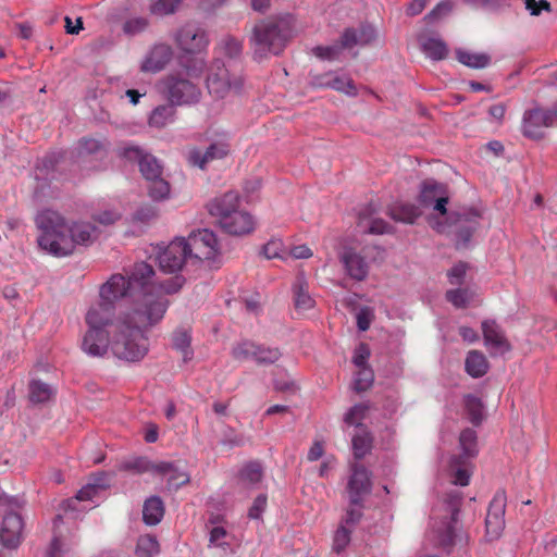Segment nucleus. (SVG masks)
Returning a JSON list of instances; mask_svg holds the SVG:
<instances>
[{
    "label": "nucleus",
    "instance_id": "4",
    "mask_svg": "<svg viewBox=\"0 0 557 557\" xmlns=\"http://www.w3.org/2000/svg\"><path fill=\"white\" fill-rule=\"evenodd\" d=\"M292 38V24L286 17H268L258 21L249 36V45L256 60L278 55Z\"/></svg>",
    "mask_w": 557,
    "mask_h": 557
},
{
    "label": "nucleus",
    "instance_id": "12",
    "mask_svg": "<svg viewBox=\"0 0 557 557\" xmlns=\"http://www.w3.org/2000/svg\"><path fill=\"white\" fill-rule=\"evenodd\" d=\"M188 252L185 245V238H175L158 256L160 269L163 272L175 273L180 271L186 262Z\"/></svg>",
    "mask_w": 557,
    "mask_h": 557
},
{
    "label": "nucleus",
    "instance_id": "46",
    "mask_svg": "<svg viewBox=\"0 0 557 557\" xmlns=\"http://www.w3.org/2000/svg\"><path fill=\"white\" fill-rule=\"evenodd\" d=\"M371 448V437L370 434L363 432L361 434H356L352 437V449L354 455L357 459L363 458Z\"/></svg>",
    "mask_w": 557,
    "mask_h": 557
},
{
    "label": "nucleus",
    "instance_id": "30",
    "mask_svg": "<svg viewBox=\"0 0 557 557\" xmlns=\"http://www.w3.org/2000/svg\"><path fill=\"white\" fill-rule=\"evenodd\" d=\"M321 87L332 88L336 91L344 92L349 96L357 94L354 82L348 76H333L326 74L323 76V82L319 83Z\"/></svg>",
    "mask_w": 557,
    "mask_h": 557
},
{
    "label": "nucleus",
    "instance_id": "5",
    "mask_svg": "<svg viewBox=\"0 0 557 557\" xmlns=\"http://www.w3.org/2000/svg\"><path fill=\"white\" fill-rule=\"evenodd\" d=\"M208 212L215 218L219 226L231 235H246L255 230L256 221L246 210L239 209L237 193L227 191L207 205Z\"/></svg>",
    "mask_w": 557,
    "mask_h": 557
},
{
    "label": "nucleus",
    "instance_id": "22",
    "mask_svg": "<svg viewBox=\"0 0 557 557\" xmlns=\"http://www.w3.org/2000/svg\"><path fill=\"white\" fill-rule=\"evenodd\" d=\"M228 152L230 145L225 141H218L210 145L205 152L198 149L191 150L189 152V161L203 170L209 162L222 159Z\"/></svg>",
    "mask_w": 557,
    "mask_h": 557
},
{
    "label": "nucleus",
    "instance_id": "49",
    "mask_svg": "<svg viewBox=\"0 0 557 557\" xmlns=\"http://www.w3.org/2000/svg\"><path fill=\"white\" fill-rule=\"evenodd\" d=\"M453 9L454 3L451 0H442L424 16V20L429 24L434 23L449 14Z\"/></svg>",
    "mask_w": 557,
    "mask_h": 557
},
{
    "label": "nucleus",
    "instance_id": "9",
    "mask_svg": "<svg viewBox=\"0 0 557 557\" xmlns=\"http://www.w3.org/2000/svg\"><path fill=\"white\" fill-rule=\"evenodd\" d=\"M371 472L362 465H351V474L347 482V493L351 505L361 506L364 497L371 493Z\"/></svg>",
    "mask_w": 557,
    "mask_h": 557
},
{
    "label": "nucleus",
    "instance_id": "58",
    "mask_svg": "<svg viewBox=\"0 0 557 557\" xmlns=\"http://www.w3.org/2000/svg\"><path fill=\"white\" fill-rule=\"evenodd\" d=\"M224 44V51L225 53L231 57H237L243 49L242 41L234 37H227L223 40Z\"/></svg>",
    "mask_w": 557,
    "mask_h": 557
},
{
    "label": "nucleus",
    "instance_id": "37",
    "mask_svg": "<svg viewBox=\"0 0 557 557\" xmlns=\"http://www.w3.org/2000/svg\"><path fill=\"white\" fill-rule=\"evenodd\" d=\"M190 341V335L185 330H177L173 333V347L182 354L184 361H187L193 357Z\"/></svg>",
    "mask_w": 557,
    "mask_h": 557
},
{
    "label": "nucleus",
    "instance_id": "24",
    "mask_svg": "<svg viewBox=\"0 0 557 557\" xmlns=\"http://www.w3.org/2000/svg\"><path fill=\"white\" fill-rule=\"evenodd\" d=\"M342 261L346 268L347 273L354 280L362 281L368 275V263L362 256L352 249H347L344 251Z\"/></svg>",
    "mask_w": 557,
    "mask_h": 557
},
{
    "label": "nucleus",
    "instance_id": "42",
    "mask_svg": "<svg viewBox=\"0 0 557 557\" xmlns=\"http://www.w3.org/2000/svg\"><path fill=\"white\" fill-rule=\"evenodd\" d=\"M147 188L153 200H164L170 195V184L162 176L149 181Z\"/></svg>",
    "mask_w": 557,
    "mask_h": 557
},
{
    "label": "nucleus",
    "instance_id": "45",
    "mask_svg": "<svg viewBox=\"0 0 557 557\" xmlns=\"http://www.w3.org/2000/svg\"><path fill=\"white\" fill-rule=\"evenodd\" d=\"M262 476H263V470H262L260 462H258V461L248 462L240 470L242 480H244L250 484H256V483L260 482Z\"/></svg>",
    "mask_w": 557,
    "mask_h": 557
},
{
    "label": "nucleus",
    "instance_id": "62",
    "mask_svg": "<svg viewBox=\"0 0 557 557\" xmlns=\"http://www.w3.org/2000/svg\"><path fill=\"white\" fill-rule=\"evenodd\" d=\"M370 357V349L366 344H360L354 356V363L357 368L367 367V360Z\"/></svg>",
    "mask_w": 557,
    "mask_h": 557
},
{
    "label": "nucleus",
    "instance_id": "15",
    "mask_svg": "<svg viewBox=\"0 0 557 557\" xmlns=\"http://www.w3.org/2000/svg\"><path fill=\"white\" fill-rule=\"evenodd\" d=\"M121 156L128 161H137L139 171L147 182L162 175V168L158 160L153 156L145 153L139 147H124L121 151Z\"/></svg>",
    "mask_w": 557,
    "mask_h": 557
},
{
    "label": "nucleus",
    "instance_id": "2",
    "mask_svg": "<svg viewBox=\"0 0 557 557\" xmlns=\"http://www.w3.org/2000/svg\"><path fill=\"white\" fill-rule=\"evenodd\" d=\"M153 268L146 263H136L128 277L122 274H112L110 278L100 286L99 297L106 304H110L115 308V304L122 298H128L131 306L124 313L134 315V310L138 302H141L146 295H153L156 298L166 299V295L177 293L185 280L183 276L175 275L163 282H154Z\"/></svg>",
    "mask_w": 557,
    "mask_h": 557
},
{
    "label": "nucleus",
    "instance_id": "10",
    "mask_svg": "<svg viewBox=\"0 0 557 557\" xmlns=\"http://www.w3.org/2000/svg\"><path fill=\"white\" fill-rule=\"evenodd\" d=\"M459 504V496H454L449 504V515L445 516L438 524L434 522L432 527L437 544L444 548H448L455 543Z\"/></svg>",
    "mask_w": 557,
    "mask_h": 557
},
{
    "label": "nucleus",
    "instance_id": "56",
    "mask_svg": "<svg viewBox=\"0 0 557 557\" xmlns=\"http://www.w3.org/2000/svg\"><path fill=\"white\" fill-rule=\"evenodd\" d=\"M267 503H268V498H267L265 494L258 495L255 498V500L252 503V506L248 510V517L250 519H259V518H261L262 512L267 508Z\"/></svg>",
    "mask_w": 557,
    "mask_h": 557
},
{
    "label": "nucleus",
    "instance_id": "48",
    "mask_svg": "<svg viewBox=\"0 0 557 557\" xmlns=\"http://www.w3.org/2000/svg\"><path fill=\"white\" fill-rule=\"evenodd\" d=\"M369 411V406L364 403L357 404L349 409V411L345 414L344 421L349 425H361V422L364 420L367 413Z\"/></svg>",
    "mask_w": 557,
    "mask_h": 557
},
{
    "label": "nucleus",
    "instance_id": "35",
    "mask_svg": "<svg viewBox=\"0 0 557 557\" xmlns=\"http://www.w3.org/2000/svg\"><path fill=\"white\" fill-rule=\"evenodd\" d=\"M174 114L175 109L172 103L159 106L152 111L149 124L158 128L164 127L173 121Z\"/></svg>",
    "mask_w": 557,
    "mask_h": 557
},
{
    "label": "nucleus",
    "instance_id": "23",
    "mask_svg": "<svg viewBox=\"0 0 557 557\" xmlns=\"http://www.w3.org/2000/svg\"><path fill=\"white\" fill-rule=\"evenodd\" d=\"M157 473L166 476V490L169 492H176L190 481L189 474L180 469L174 462H158Z\"/></svg>",
    "mask_w": 557,
    "mask_h": 557
},
{
    "label": "nucleus",
    "instance_id": "40",
    "mask_svg": "<svg viewBox=\"0 0 557 557\" xmlns=\"http://www.w3.org/2000/svg\"><path fill=\"white\" fill-rule=\"evenodd\" d=\"M460 447L463 451L462 458H472L476 455V433L471 429H466L459 436Z\"/></svg>",
    "mask_w": 557,
    "mask_h": 557
},
{
    "label": "nucleus",
    "instance_id": "20",
    "mask_svg": "<svg viewBox=\"0 0 557 557\" xmlns=\"http://www.w3.org/2000/svg\"><path fill=\"white\" fill-rule=\"evenodd\" d=\"M23 520L16 512L4 515L0 527V541L8 548H15L22 540Z\"/></svg>",
    "mask_w": 557,
    "mask_h": 557
},
{
    "label": "nucleus",
    "instance_id": "7",
    "mask_svg": "<svg viewBox=\"0 0 557 557\" xmlns=\"http://www.w3.org/2000/svg\"><path fill=\"white\" fill-rule=\"evenodd\" d=\"M242 87L243 78L240 75L232 73L220 61L213 63L207 77V88L213 98L224 99L230 95H237Z\"/></svg>",
    "mask_w": 557,
    "mask_h": 557
},
{
    "label": "nucleus",
    "instance_id": "60",
    "mask_svg": "<svg viewBox=\"0 0 557 557\" xmlns=\"http://www.w3.org/2000/svg\"><path fill=\"white\" fill-rule=\"evenodd\" d=\"M121 218V214L115 210H104L94 215V220L102 225L113 224Z\"/></svg>",
    "mask_w": 557,
    "mask_h": 557
},
{
    "label": "nucleus",
    "instance_id": "55",
    "mask_svg": "<svg viewBox=\"0 0 557 557\" xmlns=\"http://www.w3.org/2000/svg\"><path fill=\"white\" fill-rule=\"evenodd\" d=\"M467 268L468 267L465 262H459L454 265L447 273L449 283L451 285H461L463 283Z\"/></svg>",
    "mask_w": 557,
    "mask_h": 557
},
{
    "label": "nucleus",
    "instance_id": "11",
    "mask_svg": "<svg viewBox=\"0 0 557 557\" xmlns=\"http://www.w3.org/2000/svg\"><path fill=\"white\" fill-rule=\"evenodd\" d=\"M506 504V492L498 490L490 503L485 518L486 535L490 540L497 539L504 530Z\"/></svg>",
    "mask_w": 557,
    "mask_h": 557
},
{
    "label": "nucleus",
    "instance_id": "21",
    "mask_svg": "<svg viewBox=\"0 0 557 557\" xmlns=\"http://www.w3.org/2000/svg\"><path fill=\"white\" fill-rule=\"evenodd\" d=\"M173 51L169 45H154L141 64V71L157 73L165 67L172 59Z\"/></svg>",
    "mask_w": 557,
    "mask_h": 557
},
{
    "label": "nucleus",
    "instance_id": "16",
    "mask_svg": "<svg viewBox=\"0 0 557 557\" xmlns=\"http://www.w3.org/2000/svg\"><path fill=\"white\" fill-rule=\"evenodd\" d=\"M178 47L187 53L200 52L208 46L207 33L195 25H185L176 36Z\"/></svg>",
    "mask_w": 557,
    "mask_h": 557
},
{
    "label": "nucleus",
    "instance_id": "64",
    "mask_svg": "<svg viewBox=\"0 0 557 557\" xmlns=\"http://www.w3.org/2000/svg\"><path fill=\"white\" fill-rule=\"evenodd\" d=\"M372 322V314L369 309H361L357 314V325L360 331L369 330Z\"/></svg>",
    "mask_w": 557,
    "mask_h": 557
},
{
    "label": "nucleus",
    "instance_id": "25",
    "mask_svg": "<svg viewBox=\"0 0 557 557\" xmlns=\"http://www.w3.org/2000/svg\"><path fill=\"white\" fill-rule=\"evenodd\" d=\"M295 308L308 311L314 307V299L309 294L308 283L302 275H298L293 285Z\"/></svg>",
    "mask_w": 557,
    "mask_h": 557
},
{
    "label": "nucleus",
    "instance_id": "3",
    "mask_svg": "<svg viewBox=\"0 0 557 557\" xmlns=\"http://www.w3.org/2000/svg\"><path fill=\"white\" fill-rule=\"evenodd\" d=\"M40 231L38 245L54 257L74 252L76 245H88L95 238L96 227L88 222L69 223L59 212L44 210L36 216Z\"/></svg>",
    "mask_w": 557,
    "mask_h": 557
},
{
    "label": "nucleus",
    "instance_id": "36",
    "mask_svg": "<svg viewBox=\"0 0 557 557\" xmlns=\"http://www.w3.org/2000/svg\"><path fill=\"white\" fill-rule=\"evenodd\" d=\"M120 468L121 470L131 471L136 474H143L147 472L157 473L158 463L151 462L146 457H137L132 460L124 461Z\"/></svg>",
    "mask_w": 557,
    "mask_h": 557
},
{
    "label": "nucleus",
    "instance_id": "31",
    "mask_svg": "<svg viewBox=\"0 0 557 557\" xmlns=\"http://www.w3.org/2000/svg\"><path fill=\"white\" fill-rule=\"evenodd\" d=\"M457 60L471 69H484L490 65L491 57L482 52H471L463 49L456 50Z\"/></svg>",
    "mask_w": 557,
    "mask_h": 557
},
{
    "label": "nucleus",
    "instance_id": "50",
    "mask_svg": "<svg viewBox=\"0 0 557 557\" xmlns=\"http://www.w3.org/2000/svg\"><path fill=\"white\" fill-rule=\"evenodd\" d=\"M374 381V373L369 367L359 368L355 377V389L364 392L369 389Z\"/></svg>",
    "mask_w": 557,
    "mask_h": 557
},
{
    "label": "nucleus",
    "instance_id": "57",
    "mask_svg": "<svg viewBox=\"0 0 557 557\" xmlns=\"http://www.w3.org/2000/svg\"><path fill=\"white\" fill-rule=\"evenodd\" d=\"M180 2L181 0H158L152 7V12L160 15L171 14Z\"/></svg>",
    "mask_w": 557,
    "mask_h": 557
},
{
    "label": "nucleus",
    "instance_id": "32",
    "mask_svg": "<svg viewBox=\"0 0 557 557\" xmlns=\"http://www.w3.org/2000/svg\"><path fill=\"white\" fill-rule=\"evenodd\" d=\"M421 47L425 55L434 61L444 60L448 55L447 45L436 37L425 38Z\"/></svg>",
    "mask_w": 557,
    "mask_h": 557
},
{
    "label": "nucleus",
    "instance_id": "8",
    "mask_svg": "<svg viewBox=\"0 0 557 557\" xmlns=\"http://www.w3.org/2000/svg\"><path fill=\"white\" fill-rule=\"evenodd\" d=\"M162 90L169 98L170 102L174 104H189L198 102L201 92L200 89L188 79L169 75L162 83Z\"/></svg>",
    "mask_w": 557,
    "mask_h": 557
},
{
    "label": "nucleus",
    "instance_id": "33",
    "mask_svg": "<svg viewBox=\"0 0 557 557\" xmlns=\"http://www.w3.org/2000/svg\"><path fill=\"white\" fill-rule=\"evenodd\" d=\"M373 33L374 32L371 27H363L361 29L360 37H358L356 30L348 28L342 35L339 46L342 47V49H345L351 48L357 44H367L373 37Z\"/></svg>",
    "mask_w": 557,
    "mask_h": 557
},
{
    "label": "nucleus",
    "instance_id": "13",
    "mask_svg": "<svg viewBox=\"0 0 557 557\" xmlns=\"http://www.w3.org/2000/svg\"><path fill=\"white\" fill-rule=\"evenodd\" d=\"M419 201L424 207H433L442 215L446 214L448 203V194L446 185L437 183L434 180H426L421 185Z\"/></svg>",
    "mask_w": 557,
    "mask_h": 557
},
{
    "label": "nucleus",
    "instance_id": "59",
    "mask_svg": "<svg viewBox=\"0 0 557 557\" xmlns=\"http://www.w3.org/2000/svg\"><path fill=\"white\" fill-rule=\"evenodd\" d=\"M282 242L278 239L268 242L263 248L262 253L267 259H274L281 257Z\"/></svg>",
    "mask_w": 557,
    "mask_h": 557
},
{
    "label": "nucleus",
    "instance_id": "53",
    "mask_svg": "<svg viewBox=\"0 0 557 557\" xmlns=\"http://www.w3.org/2000/svg\"><path fill=\"white\" fill-rule=\"evenodd\" d=\"M149 22L146 17H132L123 25V30L129 36L143 33L148 27Z\"/></svg>",
    "mask_w": 557,
    "mask_h": 557
},
{
    "label": "nucleus",
    "instance_id": "41",
    "mask_svg": "<svg viewBox=\"0 0 557 557\" xmlns=\"http://www.w3.org/2000/svg\"><path fill=\"white\" fill-rule=\"evenodd\" d=\"M255 352V361L261 366L272 364L282 356L278 348L264 347L257 344Z\"/></svg>",
    "mask_w": 557,
    "mask_h": 557
},
{
    "label": "nucleus",
    "instance_id": "28",
    "mask_svg": "<svg viewBox=\"0 0 557 557\" xmlns=\"http://www.w3.org/2000/svg\"><path fill=\"white\" fill-rule=\"evenodd\" d=\"M371 214L370 209H366L359 212L358 225L364 228V232L370 234H385L392 232V226L382 219L369 220Z\"/></svg>",
    "mask_w": 557,
    "mask_h": 557
},
{
    "label": "nucleus",
    "instance_id": "44",
    "mask_svg": "<svg viewBox=\"0 0 557 557\" xmlns=\"http://www.w3.org/2000/svg\"><path fill=\"white\" fill-rule=\"evenodd\" d=\"M465 404L466 410L470 416V421L475 425L480 424L483 419V404L480 398L473 395H468Z\"/></svg>",
    "mask_w": 557,
    "mask_h": 557
},
{
    "label": "nucleus",
    "instance_id": "63",
    "mask_svg": "<svg viewBox=\"0 0 557 557\" xmlns=\"http://www.w3.org/2000/svg\"><path fill=\"white\" fill-rule=\"evenodd\" d=\"M527 9L532 15H539L542 10L550 11V4L547 0H524Z\"/></svg>",
    "mask_w": 557,
    "mask_h": 557
},
{
    "label": "nucleus",
    "instance_id": "34",
    "mask_svg": "<svg viewBox=\"0 0 557 557\" xmlns=\"http://www.w3.org/2000/svg\"><path fill=\"white\" fill-rule=\"evenodd\" d=\"M54 396V391L50 385L39 380L29 383V399L34 404H41L50 400Z\"/></svg>",
    "mask_w": 557,
    "mask_h": 557
},
{
    "label": "nucleus",
    "instance_id": "1",
    "mask_svg": "<svg viewBox=\"0 0 557 557\" xmlns=\"http://www.w3.org/2000/svg\"><path fill=\"white\" fill-rule=\"evenodd\" d=\"M168 299L146 295L138 302L134 315L123 313L112 330L111 350L115 357L126 361H138L148 351V339L143 329L158 324L164 317Z\"/></svg>",
    "mask_w": 557,
    "mask_h": 557
},
{
    "label": "nucleus",
    "instance_id": "6",
    "mask_svg": "<svg viewBox=\"0 0 557 557\" xmlns=\"http://www.w3.org/2000/svg\"><path fill=\"white\" fill-rule=\"evenodd\" d=\"M186 249L190 259H196L209 269H218L222 264V256L215 234L207 228L189 234L185 239Z\"/></svg>",
    "mask_w": 557,
    "mask_h": 557
},
{
    "label": "nucleus",
    "instance_id": "38",
    "mask_svg": "<svg viewBox=\"0 0 557 557\" xmlns=\"http://www.w3.org/2000/svg\"><path fill=\"white\" fill-rule=\"evenodd\" d=\"M159 550V543L154 536L147 534L138 539L136 546L137 557H153Z\"/></svg>",
    "mask_w": 557,
    "mask_h": 557
},
{
    "label": "nucleus",
    "instance_id": "26",
    "mask_svg": "<svg viewBox=\"0 0 557 557\" xmlns=\"http://www.w3.org/2000/svg\"><path fill=\"white\" fill-rule=\"evenodd\" d=\"M164 516V505L160 497L148 498L143 508V520L148 525L158 524Z\"/></svg>",
    "mask_w": 557,
    "mask_h": 557
},
{
    "label": "nucleus",
    "instance_id": "43",
    "mask_svg": "<svg viewBox=\"0 0 557 557\" xmlns=\"http://www.w3.org/2000/svg\"><path fill=\"white\" fill-rule=\"evenodd\" d=\"M446 299L456 308H466L473 298L469 288H456L446 292Z\"/></svg>",
    "mask_w": 557,
    "mask_h": 557
},
{
    "label": "nucleus",
    "instance_id": "51",
    "mask_svg": "<svg viewBox=\"0 0 557 557\" xmlns=\"http://www.w3.org/2000/svg\"><path fill=\"white\" fill-rule=\"evenodd\" d=\"M462 457H453L450 460V467L456 470L453 475V483L460 486H467L470 483V473L466 468H460Z\"/></svg>",
    "mask_w": 557,
    "mask_h": 557
},
{
    "label": "nucleus",
    "instance_id": "14",
    "mask_svg": "<svg viewBox=\"0 0 557 557\" xmlns=\"http://www.w3.org/2000/svg\"><path fill=\"white\" fill-rule=\"evenodd\" d=\"M554 125V114L549 110L540 108L530 109L524 112L522 120V133L532 139H540L543 136V128Z\"/></svg>",
    "mask_w": 557,
    "mask_h": 557
},
{
    "label": "nucleus",
    "instance_id": "52",
    "mask_svg": "<svg viewBox=\"0 0 557 557\" xmlns=\"http://www.w3.org/2000/svg\"><path fill=\"white\" fill-rule=\"evenodd\" d=\"M351 531L346 525H339L333 539V549L336 553L343 552L350 542Z\"/></svg>",
    "mask_w": 557,
    "mask_h": 557
},
{
    "label": "nucleus",
    "instance_id": "18",
    "mask_svg": "<svg viewBox=\"0 0 557 557\" xmlns=\"http://www.w3.org/2000/svg\"><path fill=\"white\" fill-rule=\"evenodd\" d=\"M115 308L106 304L103 299L99 297V301L92 304L86 312L85 322L88 329H107L114 330L113 317Z\"/></svg>",
    "mask_w": 557,
    "mask_h": 557
},
{
    "label": "nucleus",
    "instance_id": "17",
    "mask_svg": "<svg viewBox=\"0 0 557 557\" xmlns=\"http://www.w3.org/2000/svg\"><path fill=\"white\" fill-rule=\"evenodd\" d=\"M112 330L107 329H88L83 336L82 349L89 356L102 357L111 348Z\"/></svg>",
    "mask_w": 557,
    "mask_h": 557
},
{
    "label": "nucleus",
    "instance_id": "54",
    "mask_svg": "<svg viewBox=\"0 0 557 557\" xmlns=\"http://www.w3.org/2000/svg\"><path fill=\"white\" fill-rule=\"evenodd\" d=\"M342 47L339 45H333V46H318L315 48H313V53L314 55H317L318 58L320 59H325V60H336L341 52H342Z\"/></svg>",
    "mask_w": 557,
    "mask_h": 557
},
{
    "label": "nucleus",
    "instance_id": "29",
    "mask_svg": "<svg viewBox=\"0 0 557 557\" xmlns=\"http://www.w3.org/2000/svg\"><path fill=\"white\" fill-rule=\"evenodd\" d=\"M488 370L486 357L479 350H471L466 358V371L472 377H481Z\"/></svg>",
    "mask_w": 557,
    "mask_h": 557
},
{
    "label": "nucleus",
    "instance_id": "47",
    "mask_svg": "<svg viewBox=\"0 0 557 557\" xmlns=\"http://www.w3.org/2000/svg\"><path fill=\"white\" fill-rule=\"evenodd\" d=\"M256 344L249 341L238 343L232 349L233 358L237 361L255 360Z\"/></svg>",
    "mask_w": 557,
    "mask_h": 557
},
{
    "label": "nucleus",
    "instance_id": "39",
    "mask_svg": "<svg viewBox=\"0 0 557 557\" xmlns=\"http://www.w3.org/2000/svg\"><path fill=\"white\" fill-rule=\"evenodd\" d=\"M78 158H86L91 154H100L104 145L95 138H82L75 148Z\"/></svg>",
    "mask_w": 557,
    "mask_h": 557
},
{
    "label": "nucleus",
    "instance_id": "19",
    "mask_svg": "<svg viewBox=\"0 0 557 557\" xmlns=\"http://www.w3.org/2000/svg\"><path fill=\"white\" fill-rule=\"evenodd\" d=\"M482 332L485 346L490 349L491 355H503L511 350V345L504 331L495 321H483Z\"/></svg>",
    "mask_w": 557,
    "mask_h": 557
},
{
    "label": "nucleus",
    "instance_id": "61",
    "mask_svg": "<svg viewBox=\"0 0 557 557\" xmlns=\"http://www.w3.org/2000/svg\"><path fill=\"white\" fill-rule=\"evenodd\" d=\"M363 507V504L361 506H355L350 504V507L346 511V516L344 518V523L347 525H355L357 524L361 517V508Z\"/></svg>",
    "mask_w": 557,
    "mask_h": 557
},
{
    "label": "nucleus",
    "instance_id": "27",
    "mask_svg": "<svg viewBox=\"0 0 557 557\" xmlns=\"http://www.w3.org/2000/svg\"><path fill=\"white\" fill-rule=\"evenodd\" d=\"M419 207L412 203H396L389 208V215L397 222L412 224L421 215Z\"/></svg>",
    "mask_w": 557,
    "mask_h": 557
}]
</instances>
